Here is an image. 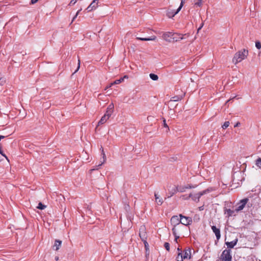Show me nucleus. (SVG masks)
I'll return each mask as SVG.
<instances>
[{
  "label": "nucleus",
  "instance_id": "nucleus-1",
  "mask_svg": "<svg viewBox=\"0 0 261 261\" xmlns=\"http://www.w3.org/2000/svg\"><path fill=\"white\" fill-rule=\"evenodd\" d=\"M248 53V50L245 49L239 51L234 55V57L232 59V62L234 64H237V63L241 62L242 61L247 58Z\"/></svg>",
  "mask_w": 261,
  "mask_h": 261
},
{
  "label": "nucleus",
  "instance_id": "nucleus-2",
  "mask_svg": "<svg viewBox=\"0 0 261 261\" xmlns=\"http://www.w3.org/2000/svg\"><path fill=\"white\" fill-rule=\"evenodd\" d=\"M187 230V228L182 224L172 227V233L175 237V241L177 243V239L183 234L184 231Z\"/></svg>",
  "mask_w": 261,
  "mask_h": 261
},
{
  "label": "nucleus",
  "instance_id": "nucleus-3",
  "mask_svg": "<svg viewBox=\"0 0 261 261\" xmlns=\"http://www.w3.org/2000/svg\"><path fill=\"white\" fill-rule=\"evenodd\" d=\"M183 256H180V254H177L176 257L177 261H183L184 259L190 258L191 257V250L190 248L185 249L184 251Z\"/></svg>",
  "mask_w": 261,
  "mask_h": 261
},
{
  "label": "nucleus",
  "instance_id": "nucleus-4",
  "mask_svg": "<svg viewBox=\"0 0 261 261\" xmlns=\"http://www.w3.org/2000/svg\"><path fill=\"white\" fill-rule=\"evenodd\" d=\"M180 224L186 227L187 226L191 224L192 222V218L189 217L179 215Z\"/></svg>",
  "mask_w": 261,
  "mask_h": 261
},
{
  "label": "nucleus",
  "instance_id": "nucleus-5",
  "mask_svg": "<svg viewBox=\"0 0 261 261\" xmlns=\"http://www.w3.org/2000/svg\"><path fill=\"white\" fill-rule=\"evenodd\" d=\"M231 259L230 250L229 249L224 250L221 255L222 261H231Z\"/></svg>",
  "mask_w": 261,
  "mask_h": 261
},
{
  "label": "nucleus",
  "instance_id": "nucleus-6",
  "mask_svg": "<svg viewBox=\"0 0 261 261\" xmlns=\"http://www.w3.org/2000/svg\"><path fill=\"white\" fill-rule=\"evenodd\" d=\"M249 199L248 198H245L240 201L239 203L237 204V205L236 206L235 211L236 213H238L239 212L242 210L247 202L248 201Z\"/></svg>",
  "mask_w": 261,
  "mask_h": 261
},
{
  "label": "nucleus",
  "instance_id": "nucleus-7",
  "mask_svg": "<svg viewBox=\"0 0 261 261\" xmlns=\"http://www.w3.org/2000/svg\"><path fill=\"white\" fill-rule=\"evenodd\" d=\"M210 191V190L209 189H206V190H203L201 192H200L197 194H195L194 195H193L192 194V197H191L194 201L198 202V201H199V198H200L201 196H202V195H203L204 194H207Z\"/></svg>",
  "mask_w": 261,
  "mask_h": 261
},
{
  "label": "nucleus",
  "instance_id": "nucleus-8",
  "mask_svg": "<svg viewBox=\"0 0 261 261\" xmlns=\"http://www.w3.org/2000/svg\"><path fill=\"white\" fill-rule=\"evenodd\" d=\"M175 34L172 33L171 32H165L163 34V38L166 41L171 42L172 40V37Z\"/></svg>",
  "mask_w": 261,
  "mask_h": 261
},
{
  "label": "nucleus",
  "instance_id": "nucleus-9",
  "mask_svg": "<svg viewBox=\"0 0 261 261\" xmlns=\"http://www.w3.org/2000/svg\"><path fill=\"white\" fill-rule=\"evenodd\" d=\"M98 6V1L97 0H93L90 5L87 8L88 12L92 11L96 9Z\"/></svg>",
  "mask_w": 261,
  "mask_h": 261
},
{
  "label": "nucleus",
  "instance_id": "nucleus-10",
  "mask_svg": "<svg viewBox=\"0 0 261 261\" xmlns=\"http://www.w3.org/2000/svg\"><path fill=\"white\" fill-rule=\"evenodd\" d=\"M171 224L172 227L181 224L180 221V218L177 216H173L171 217L170 220Z\"/></svg>",
  "mask_w": 261,
  "mask_h": 261
},
{
  "label": "nucleus",
  "instance_id": "nucleus-11",
  "mask_svg": "<svg viewBox=\"0 0 261 261\" xmlns=\"http://www.w3.org/2000/svg\"><path fill=\"white\" fill-rule=\"evenodd\" d=\"M139 236L141 240L145 243H147L146 240L147 236L146 232H145V227L144 226H142L140 229Z\"/></svg>",
  "mask_w": 261,
  "mask_h": 261
},
{
  "label": "nucleus",
  "instance_id": "nucleus-12",
  "mask_svg": "<svg viewBox=\"0 0 261 261\" xmlns=\"http://www.w3.org/2000/svg\"><path fill=\"white\" fill-rule=\"evenodd\" d=\"M195 187L188 185L187 186H179L176 187V191L182 193L186 192L187 189L194 188Z\"/></svg>",
  "mask_w": 261,
  "mask_h": 261
},
{
  "label": "nucleus",
  "instance_id": "nucleus-13",
  "mask_svg": "<svg viewBox=\"0 0 261 261\" xmlns=\"http://www.w3.org/2000/svg\"><path fill=\"white\" fill-rule=\"evenodd\" d=\"M185 36L188 37V35L187 34H175V35L173 36L172 41H178L180 40L185 39L186 37Z\"/></svg>",
  "mask_w": 261,
  "mask_h": 261
},
{
  "label": "nucleus",
  "instance_id": "nucleus-14",
  "mask_svg": "<svg viewBox=\"0 0 261 261\" xmlns=\"http://www.w3.org/2000/svg\"><path fill=\"white\" fill-rule=\"evenodd\" d=\"M180 10L181 9L179 7H178L176 10L169 9L167 12V15L169 18L173 17L177 14Z\"/></svg>",
  "mask_w": 261,
  "mask_h": 261
},
{
  "label": "nucleus",
  "instance_id": "nucleus-15",
  "mask_svg": "<svg viewBox=\"0 0 261 261\" xmlns=\"http://www.w3.org/2000/svg\"><path fill=\"white\" fill-rule=\"evenodd\" d=\"M238 241V238L236 237V238L232 241L226 242L225 244L227 245L228 248H232L237 244Z\"/></svg>",
  "mask_w": 261,
  "mask_h": 261
},
{
  "label": "nucleus",
  "instance_id": "nucleus-16",
  "mask_svg": "<svg viewBox=\"0 0 261 261\" xmlns=\"http://www.w3.org/2000/svg\"><path fill=\"white\" fill-rule=\"evenodd\" d=\"M212 229L215 234L217 239L218 240H219L221 237L220 229L217 228L215 226H212Z\"/></svg>",
  "mask_w": 261,
  "mask_h": 261
},
{
  "label": "nucleus",
  "instance_id": "nucleus-17",
  "mask_svg": "<svg viewBox=\"0 0 261 261\" xmlns=\"http://www.w3.org/2000/svg\"><path fill=\"white\" fill-rule=\"evenodd\" d=\"M114 105L113 103L110 104L107 108L106 113H105L108 116L111 117V115L113 112Z\"/></svg>",
  "mask_w": 261,
  "mask_h": 261
},
{
  "label": "nucleus",
  "instance_id": "nucleus-18",
  "mask_svg": "<svg viewBox=\"0 0 261 261\" xmlns=\"http://www.w3.org/2000/svg\"><path fill=\"white\" fill-rule=\"evenodd\" d=\"M110 117V116H108V115L105 114L99 121L98 123V125L104 124L105 122H107V121L109 119Z\"/></svg>",
  "mask_w": 261,
  "mask_h": 261
},
{
  "label": "nucleus",
  "instance_id": "nucleus-19",
  "mask_svg": "<svg viewBox=\"0 0 261 261\" xmlns=\"http://www.w3.org/2000/svg\"><path fill=\"white\" fill-rule=\"evenodd\" d=\"M101 155H102V158L100 159V162L101 163L100 164L98 165V166H101L103 164H104L106 161V154L103 151V148L101 147Z\"/></svg>",
  "mask_w": 261,
  "mask_h": 261
},
{
  "label": "nucleus",
  "instance_id": "nucleus-20",
  "mask_svg": "<svg viewBox=\"0 0 261 261\" xmlns=\"http://www.w3.org/2000/svg\"><path fill=\"white\" fill-rule=\"evenodd\" d=\"M156 37L155 36H152L150 37L149 38H141V37H137V39L142 41H153L155 40L156 39Z\"/></svg>",
  "mask_w": 261,
  "mask_h": 261
},
{
  "label": "nucleus",
  "instance_id": "nucleus-21",
  "mask_svg": "<svg viewBox=\"0 0 261 261\" xmlns=\"http://www.w3.org/2000/svg\"><path fill=\"white\" fill-rule=\"evenodd\" d=\"M61 244H62V241H60V240H56L55 241V244L53 246V249L55 250H58L61 245Z\"/></svg>",
  "mask_w": 261,
  "mask_h": 261
},
{
  "label": "nucleus",
  "instance_id": "nucleus-22",
  "mask_svg": "<svg viewBox=\"0 0 261 261\" xmlns=\"http://www.w3.org/2000/svg\"><path fill=\"white\" fill-rule=\"evenodd\" d=\"M155 201L158 205H161L163 203V200L160 198L159 196L156 193L154 194Z\"/></svg>",
  "mask_w": 261,
  "mask_h": 261
},
{
  "label": "nucleus",
  "instance_id": "nucleus-23",
  "mask_svg": "<svg viewBox=\"0 0 261 261\" xmlns=\"http://www.w3.org/2000/svg\"><path fill=\"white\" fill-rule=\"evenodd\" d=\"M226 213L229 217L232 216L233 215H236V214L237 213L235 211V209L233 210H230V209H228L226 210Z\"/></svg>",
  "mask_w": 261,
  "mask_h": 261
},
{
  "label": "nucleus",
  "instance_id": "nucleus-24",
  "mask_svg": "<svg viewBox=\"0 0 261 261\" xmlns=\"http://www.w3.org/2000/svg\"><path fill=\"white\" fill-rule=\"evenodd\" d=\"M123 79H124V78H121V79H120L119 80H116L114 82H113V83L110 84V87H112L114 85H117V84H120V83H121L123 81Z\"/></svg>",
  "mask_w": 261,
  "mask_h": 261
},
{
  "label": "nucleus",
  "instance_id": "nucleus-25",
  "mask_svg": "<svg viewBox=\"0 0 261 261\" xmlns=\"http://www.w3.org/2000/svg\"><path fill=\"white\" fill-rule=\"evenodd\" d=\"M149 76L150 79H152L153 81H157L159 79L158 76L156 74L153 73H150L149 74Z\"/></svg>",
  "mask_w": 261,
  "mask_h": 261
},
{
  "label": "nucleus",
  "instance_id": "nucleus-26",
  "mask_svg": "<svg viewBox=\"0 0 261 261\" xmlns=\"http://www.w3.org/2000/svg\"><path fill=\"white\" fill-rule=\"evenodd\" d=\"M194 5L196 6L201 7L202 5V0H194Z\"/></svg>",
  "mask_w": 261,
  "mask_h": 261
},
{
  "label": "nucleus",
  "instance_id": "nucleus-27",
  "mask_svg": "<svg viewBox=\"0 0 261 261\" xmlns=\"http://www.w3.org/2000/svg\"><path fill=\"white\" fill-rule=\"evenodd\" d=\"M255 165L261 169V158H258L256 161Z\"/></svg>",
  "mask_w": 261,
  "mask_h": 261
},
{
  "label": "nucleus",
  "instance_id": "nucleus-28",
  "mask_svg": "<svg viewBox=\"0 0 261 261\" xmlns=\"http://www.w3.org/2000/svg\"><path fill=\"white\" fill-rule=\"evenodd\" d=\"M181 99V97L179 96H174L172 98L170 101H177Z\"/></svg>",
  "mask_w": 261,
  "mask_h": 261
},
{
  "label": "nucleus",
  "instance_id": "nucleus-29",
  "mask_svg": "<svg viewBox=\"0 0 261 261\" xmlns=\"http://www.w3.org/2000/svg\"><path fill=\"white\" fill-rule=\"evenodd\" d=\"M229 125V121H225L223 125H222V128L223 129H226V128H227L228 127V126Z\"/></svg>",
  "mask_w": 261,
  "mask_h": 261
},
{
  "label": "nucleus",
  "instance_id": "nucleus-30",
  "mask_svg": "<svg viewBox=\"0 0 261 261\" xmlns=\"http://www.w3.org/2000/svg\"><path fill=\"white\" fill-rule=\"evenodd\" d=\"M46 206L42 204V203L40 202L38 204V206H37V208L40 210H43L45 208Z\"/></svg>",
  "mask_w": 261,
  "mask_h": 261
},
{
  "label": "nucleus",
  "instance_id": "nucleus-31",
  "mask_svg": "<svg viewBox=\"0 0 261 261\" xmlns=\"http://www.w3.org/2000/svg\"><path fill=\"white\" fill-rule=\"evenodd\" d=\"M191 197H192V194H190L188 196H187L186 195H182L181 196V198L183 200H187V199H188Z\"/></svg>",
  "mask_w": 261,
  "mask_h": 261
},
{
  "label": "nucleus",
  "instance_id": "nucleus-32",
  "mask_svg": "<svg viewBox=\"0 0 261 261\" xmlns=\"http://www.w3.org/2000/svg\"><path fill=\"white\" fill-rule=\"evenodd\" d=\"M164 247L166 248V249L168 251H169L170 250V244L166 242L164 244Z\"/></svg>",
  "mask_w": 261,
  "mask_h": 261
},
{
  "label": "nucleus",
  "instance_id": "nucleus-33",
  "mask_svg": "<svg viewBox=\"0 0 261 261\" xmlns=\"http://www.w3.org/2000/svg\"><path fill=\"white\" fill-rule=\"evenodd\" d=\"M255 46L257 49H260L261 48V43L258 41L256 42Z\"/></svg>",
  "mask_w": 261,
  "mask_h": 261
},
{
  "label": "nucleus",
  "instance_id": "nucleus-34",
  "mask_svg": "<svg viewBox=\"0 0 261 261\" xmlns=\"http://www.w3.org/2000/svg\"><path fill=\"white\" fill-rule=\"evenodd\" d=\"M6 82V80L4 78L0 79V84L3 85Z\"/></svg>",
  "mask_w": 261,
  "mask_h": 261
},
{
  "label": "nucleus",
  "instance_id": "nucleus-35",
  "mask_svg": "<svg viewBox=\"0 0 261 261\" xmlns=\"http://www.w3.org/2000/svg\"><path fill=\"white\" fill-rule=\"evenodd\" d=\"M178 254H180V256H183L184 252L179 248H177Z\"/></svg>",
  "mask_w": 261,
  "mask_h": 261
},
{
  "label": "nucleus",
  "instance_id": "nucleus-36",
  "mask_svg": "<svg viewBox=\"0 0 261 261\" xmlns=\"http://www.w3.org/2000/svg\"><path fill=\"white\" fill-rule=\"evenodd\" d=\"M77 2V0H71L69 3V5H74Z\"/></svg>",
  "mask_w": 261,
  "mask_h": 261
},
{
  "label": "nucleus",
  "instance_id": "nucleus-37",
  "mask_svg": "<svg viewBox=\"0 0 261 261\" xmlns=\"http://www.w3.org/2000/svg\"><path fill=\"white\" fill-rule=\"evenodd\" d=\"M186 0H181V3H180V5L179 6V8H180V9L182 8L183 5H184V4L185 3Z\"/></svg>",
  "mask_w": 261,
  "mask_h": 261
},
{
  "label": "nucleus",
  "instance_id": "nucleus-38",
  "mask_svg": "<svg viewBox=\"0 0 261 261\" xmlns=\"http://www.w3.org/2000/svg\"><path fill=\"white\" fill-rule=\"evenodd\" d=\"M78 61H79L78 67L77 68V69L75 70V71L74 72H76L79 69L80 67V60H79Z\"/></svg>",
  "mask_w": 261,
  "mask_h": 261
},
{
  "label": "nucleus",
  "instance_id": "nucleus-39",
  "mask_svg": "<svg viewBox=\"0 0 261 261\" xmlns=\"http://www.w3.org/2000/svg\"><path fill=\"white\" fill-rule=\"evenodd\" d=\"M38 0H31V4H34L38 2Z\"/></svg>",
  "mask_w": 261,
  "mask_h": 261
},
{
  "label": "nucleus",
  "instance_id": "nucleus-40",
  "mask_svg": "<svg viewBox=\"0 0 261 261\" xmlns=\"http://www.w3.org/2000/svg\"><path fill=\"white\" fill-rule=\"evenodd\" d=\"M240 125V122H237L235 125H234V127H238L239 126V125Z\"/></svg>",
  "mask_w": 261,
  "mask_h": 261
},
{
  "label": "nucleus",
  "instance_id": "nucleus-41",
  "mask_svg": "<svg viewBox=\"0 0 261 261\" xmlns=\"http://www.w3.org/2000/svg\"><path fill=\"white\" fill-rule=\"evenodd\" d=\"M77 16H76V15L73 17V18H72V21H71V23H72L73 22V21L74 20V19L76 18Z\"/></svg>",
  "mask_w": 261,
  "mask_h": 261
},
{
  "label": "nucleus",
  "instance_id": "nucleus-42",
  "mask_svg": "<svg viewBox=\"0 0 261 261\" xmlns=\"http://www.w3.org/2000/svg\"><path fill=\"white\" fill-rule=\"evenodd\" d=\"M164 126L165 127H168L167 124H166V121H165V120H164Z\"/></svg>",
  "mask_w": 261,
  "mask_h": 261
},
{
  "label": "nucleus",
  "instance_id": "nucleus-43",
  "mask_svg": "<svg viewBox=\"0 0 261 261\" xmlns=\"http://www.w3.org/2000/svg\"><path fill=\"white\" fill-rule=\"evenodd\" d=\"M82 10V9H81L80 10H79L76 13V15L77 16L79 14V13Z\"/></svg>",
  "mask_w": 261,
  "mask_h": 261
},
{
  "label": "nucleus",
  "instance_id": "nucleus-44",
  "mask_svg": "<svg viewBox=\"0 0 261 261\" xmlns=\"http://www.w3.org/2000/svg\"><path fill=\"white\" fill-rule=\"evenodd\" d=\"M5 137V136L1 135L0 136V141L1 140V139H4Z\"/></svg>",
  "mask_w": 261,
  "mask_h": 261
},
{
  "label": "nucleus",
  "instance_id": "nucleus-45",
  "mask_svg": "<svg viewBox=\"0 0 261 261\" xmlns=\"http://www.w3.org/2000/svg\"><path fill=\"white\" fill-rule=\"evenodd\" d=\"M59 257H58V256H56V257H55V260H57H57H59Z\"/></svg>",
  "mask_w": 261,
  "mask_h": 261
},
{
  "label": "nucleus",
  "instance_id": "nucleus-46",
  "mask_svg": "<svg viewBox=\"0 0 261 261\" xmlns=\"http://www.w3.org/2000/svg\"><path fill=\"white\" fill-rule=\"evenodd\" d=\"M111 87H110V85H109V86H107V87H106V88H105V90H106L107 89H108V88H111Z\"/></svg>",
  "mask_w": 261,
  "mask_h": 261
},
{
  "label": "nucleus",
  "instance_id": "nucleus-47",
  "mask_svg": "<svg viewBox=\"0 0 261 261\" xmlns=\"http://www.w3.org/2000/svg\"><path fill=\"white\" fill-rule=\"evenodd\" d=\"M144 244H145V247H147V246H148V243H145V242H144Z\"/></svg>",
  "mask_w": 261,
  "mask_h": 261
},
{
  "label": "nucleus",
  "instance_id": "nucleus-48",
  "mask_svg": "<svg viewBox=\"0 0 261 261\" xmlns=\"http://www.w3.org/2000/svg\"><path fill=\"white\" fill-rule=\"evenodd\" d=\"M202 26H203V24H202V25H200V27L199 28V29H198V31L201 29V28L202 27Z\"/></svg>",
  "mask_w": 261,
  "mask_h": 261
},
{
  "label": "nucleus",
  "instance_id": "nucleus-49",
  "mask_svg": "<svg viewBox=\"0 0 261 261\" xmlns=\"http://www.w3.org/2000/svg\"><path fill=\"white\" fill-rule=\"evenodd\" d=\"M199 210H203V207H202V206L200 207H199Z\"/></svg>",
  "mask_w": 261,
  "mask_h": 261
},
{
  "label": "nucleus",
  "instance_id": "nucleus-50",
  "mask_svg": "<svg viewBox=\"0 0 261 261\" xmlns=\"http://www.w3.org/2000/svg\"><path fill=\"white\" fill-rule=\"evenodd\" d=\"M95 169H91V171H93V170H94Z\"/></svg>",
  "mask_w": 261,
  "mask_h": 261
}]
</instances>
